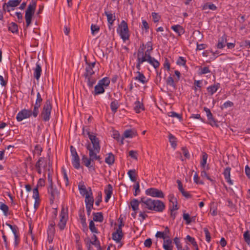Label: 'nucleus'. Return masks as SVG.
I'll return each mask as SVG.
<instances>
[{
  "instance_id": "f257e3e1",
  "label": "nucleus",
  "mask_w": 250,
  "mask_h": 250,
  "mask_svg": "<svg viewBox=\"0 0 250 250\" xmlns=\"http://www.w3.org/2000/svg\"><path fill=\"white\" fill-rule=\"evenodd\" d=\"M130 206L133 210L131 213V216L135 218L137 213L139 210V206L142 208L146 210V209L156 211L157 212H162L165 208L164 203L159 200H152L150 198H146L142 197L140 200L134 199L130 203Z\"/></svg>"
},
{
  "instance_id": "f03ea898",
  "label": "nucleus",
  "mask_w": 250,
  "mask_h": 250,
  "mask_svg": "<svg viewBox=\"0 0 250 250\" xmlns=\"http://www.w3.org/2000/svg\"><path fill=\"white\" fill-rule=\"evenodd\" d=\"M89 150V157L88 158L86 156L83 155L82 158V163L88 168H91L93 167L92 162L95 160H98L101 163V158L100 156L98 155L97 153L93 152L90 148H88Z\"/></svg>"
},
{
  "instance_id": "7ed1b4c3",
  "label": "nucleus",
  "mask_w": 250,
  "mask_h": 250,
  "mask_svg": "<svg viewBox=\"0 0 250 250\" xmlns=\"http://www.w3.org/2000/svg\"><path fill=\"white\" fill-rule=\"evenodd\" d=\"M36 8V2L32 1L28 5L25 11V19L27 27L29 26L32 22V17L35 13Z\"/></svg>"
},
{
  "instance_id": "20e7f679",
  "label": "nucleus",
  "mask_w": 250,
  "mask_h": 250,
  "mask_svg": "<svg viewBox=\"0 0 250 250\" xmlns=\"http://www.w3.org/2000/svg\"><path fill=\"white\" fill-rule=\"evenodd\" d=\"M87 134L91 142L92 145L88 144L86 146L87 149L88 150V148H90L93 152L98 154L101 148L98 138L95 135L90 134L89 132H87Z\"/></svg>"
},
{
  "instance_id": "39448f33",
  "label": "nucleus",
  "mask_w": 250,
  "mask_h": 250,
  "mask_svg": "<svg viewBox=\"0 0 250 250\" xmlns=\"http://www.w3.org/2000/svg\"><path fill=\"white\" fill-rule=\"evenodd\" d=\"M110 80L108 77H104L99 81L97 84L95 86V94H102L104 92V89L108 86Z\"/></svg>"
},
{
  "instance_id": "423d86ee",
  "label": "nucleus",
  "mask_w": 250,
  "mask_h": 250,
  "mask_svg": "<svg viewBox=\"0 0 250 250\" xmlns=\"http://www.w3.org/2000/svg\"><path fill=\"white\" fill-rule=\"evenodd\" d=\"M51 109L52 105L51 102L49 100H47L43 105L41 114V116L44 121L47 122L50 120Z\"/></svg>"
},
{
  "instance_id": "0eeeda50",
  "label": "nucleus",
  "mask_w": 250,
  "mask_h": 250,
  "mask_svg": "<svg viewBox=\"0 0 250 250\" xmlns=\"http://www.w3.org/2000/svg\"><path fill=\"white\" fill-rule=\"evenodd\" d=\"M84 61L85 62V72L83 74V76L85 78L89 79V77H92V75L95 73L93 69L96 64V62H88L86 56L84 57Z\"/></svg>"
},
{
  "instance_id": "6e6552de",
  "label": "nucleus",
  "mask_w": 250,
  "mask_h": 250,
  "mask_svg": "<svg viewBox=\"0 0 250 250\" xmlns=\"http://www.w3.org/2000/svg\"><path fill=\"white\" fill-rule=\"evenodd\" d=\"M60 219L58 224V226L61 230L64 229L66 226V222L68 220V214L66 210L62 208L60 214Z\"/></svg>"
},
{
  "instance_id": "1a4fd4ad",
  "label": "nucleus",
  "mask_w": 250,
  "mask_h": 250,
  "mask_svg": "<svg viewBox=\"0 0 250 250\" xmlns=\"http://www.w3.org/2000/svg\"><path fill=\"white\" fill-rule=\"evenodd\" d=\"M21 0H9L7 3H4L2 6L3 10L4 12H10L13 10V7L18 6Z\"/></svg>"
},
{
  "instance_id": "9d476101",
  "label": "nucleus",
  "mask_w": 250,
  "mask_h": 250,
  "mask_svg": "<svg viewBox=\"0 0 250 250\" xmlns=\"http://www.w3.org/2000/svg\"><path fill=\"white\" fill-rule=\"evenodd\" d=\"M124 224L121 221L120 224L119 225L118 228L112 234V238L117 243H119L123 237V232L122 229V227L124 226Z\"/></svg>"
},
{
  "instance_id": "9b49d317",
  "label": "nucleus",
  "mask_w": 250,
  "mask_h": 250,
  "mask_svg": "<svg viewBox=\"0 0 250 250\" xmlns=\"http://www.w3.org/2000/svg\"><path fill=\"white\" fill-rule=\"evenodd\" d=\"M146 194L153 197L164 198V194L163 191L156 188H149L146 190Z\"/></svg>"
},
{
  "instance_id": "f8f14e48",
  "label": "nucleus",
  "mask_w": 250,
  "mask_h": 250,
  "mask_svg": "<svg viewBox=\"0 0 250 250\" xmlns=\"http://www.w3.org/2000/svg\"><path fill=\"white\" fill-rule=\"evenodd\" d=\"M33 116V111L31 110L23 109L20 111L17 115L16 119L18 122H21Z\"/></svg>"
},
{
  "instance_id": "ddd939ff",
  "label": "nucleus",
  "mask_w": 250,
  "mask_h": 250,
  "mask_svg": "<svg viewBox=\"0 0 250 250\" xmlns=\"http://www.w3.org/2000/svg\"><path fill=\"white\" fill-rule=\"evenodd\" d=\"M144 49L139 48L137 53V64L136 67L138 70H140L141 64L146 61L145 57H144Z\"/></svg>"
},
{
  "instance_id": "4468645a",
  "label": "nucleus",
  "mask_w": 250,
  "mask_h": 250,
  "mask_svg": "<svg viewBox=\"0 0 250 250\" xmlns=\"http://www.w3.org/2000/svg\"><path fill=\"white\" fill-rule=\"evenodd\" d=\"M48 193L50 195V201L51 203H53L55 198L58 196L59 192L57 188L53 185H49Z\"/></svg>"
},
{
  "instance_id": "2eb2a0df",
  "label": "nucleus",
  "mask_w": 250,
  "mask_h": 250,
  "mask_svg": "<svg viewBox=\"0 0 250 250\" xmlns=\"http://www.w3.org/2000/svg\"><path fill=\"white\" fill-rule=\"evenodd\" d=\"M204 110L207 114V116L208 121V124H209L212 126H215L218 127V125H217V121L213 118V115L210 109L207 107H205L204 108Z\"/></svg>"
},
{
  "instance_id": "dca6fc26",
  "label": "nucleus",
  "mask_w": 250,
  "mask_h": 250,
  "mask_svg": "<svg viewBox=\"0 0 250 250\" xmlns=\"http://www.w3.org/2000/svg\"><path fill=\"white\" fill-rule=\"evenodd\" d=\"M42 99L41 96V95H37L36 103L34 105L33 111V116L35 118L37 117L39 114V108L41 106V103H42Z\"/></svg>"
},
{
  "instance_id": "f3484780",
  "label": "nucleus",
  "mask_w": 250,
  "mask_h": 250,
  "mask_svg": "<svg viewBox=\"0 0 250 250\" xmlns=\"http://www.w3.org/2000/svg\"><path fill=\"white\" fill-rule=\"evenodd\" d=\"M133 109L136 113H139L142 111L145 110V106L143 103V98L141 100L138 99L134 104Z\"/></svg>"
},
{
  "instance_id": "a211bd4d",
  "label": "nucleus",
  "mask_w": 250,
  "mask_h": 250,
  "mask_svg": "<svg viewBox=\"0 0 250 250\" xmlns=\"http://www.w3.org/2000/svg\"><path fill=\"white\" fill-rule=\"evenodd\" d=\"M130 127V125H126V138H132L138 135L136 129Z\"/></svg>"
},
{
  "instance_id": "6ab92c4d",
  "label": "nucleus",
  "mask_w": 250,
  "mask_h": 250,
  "mask_svg": "<svg viewBox=\"0 0 250 250\" xmlns=\"http://www.w3.org/2000/svg\"><path fill=\"white\" fill-rule=\"evenodd\" d=\"M117 32L120 36L121 38L125 42V21H122L120 24L119 25L117 29Z\"/></svg>"
},
{
  "instance_id": "aec40b11",
  "label": "nucleus",
  "mask_w": 250,
  "mask_h": 250,
  "mask_svg": "<svg viewBox=\"0 0 250 250\" xmlns=\"http://www.w3.org/2000/svg\"><path fill=\"white\" fill-rule=\"evenodd\" d=\"M33 70L34 71L33 76L35 79L38 81L40 79L42 72L41 65L39 62L36 63V67L33 68Z\"/></svg>"
},
{
  "instance_id": "412c9836",
  "label": "nucleus",
  "mask_w": 250,
  "mask_h": 250,
  "mask_svg": "<svg viewBox=\"0 0 250 250\" xmlns=\"http://www.w3.org/2000/svg\"><path fill=\"white\" fill-rule=\"evenodd\" d=\"M112 136L117 141L120 145H123L124 144V137H125V131L123 133L122 136L120 137V135L118 131H113Z\"/></svg>"
},
{
  "instance_id": "4be33fe9",
  "label": "nucleus",
  "mask_w": 250,
  "mask_h": 250,
  "mask_svg": "<svg viewBox=\"0 0 250 250\" xmlns=\"http://www.w3.org/2000/svg\"><path fill=\"white\" fill-rule=\"evenodd\" d=\"M89 191H90V194L86 195L85 196V207H93L94 199L90 188H89Z\"/></svg>"
},
{
  "instance_id": "5701e85b",
  "label": "nucleus",
  "mask_w": 250,
  "mask_h": 250,
  "mask_svg": "<svg viewBox=\"0 0 250 250\" xmlns=\"http://www.w3.org/2000/svg\"><path fill=\"white\" fill-rule=\"evenodd\" d=\"M105 197L104 201L106 203L108 202L112 194L113 188L110 184H108L107 187L104 189Z\"/></svg>"
},
{
  "instance_id": "b1692460",
  "label": "nucleus",
  "mask_w": 250,
  "mask_h": 250,
  "mask_svg": "<svg viewBox=\"0 0 250 250\" xmlns=\"http://www.w3.org/2000/svg\"><path fill=\"white\" fill-rule=\"evenodd\" d=\"M163 247L165 250H173L172 241L170 238H166L164 240Z\"/></svg>"
},
{
  "instance_id": "393cba45",
  "label": "nucleus",
  "mask_w": 250,
  "mask_h": 250,
  "mask_svg": "<svg viewBox=\"0 0 250 250\" xmlns=\"http://www.w3.org/2000/svg\"><path fill=\"white\" fill-rule=\"evenodd\" d=\"M230 170L231 168L230 167H227L224 171L223 174L227 182L229 185H232V181L230 179Z\"/></svg>"
},
{
  "instance_id": "a878e982",
  "label": "nucleus",
  "mask_w": 250,
  "mask_h": 250,
  "mask_svg": "<svg viewBox=\"0 0 250 250\" xmlns=\"http://www.w3.org/2000/svg\"><path fill=\"white\" fill-rule=\"evenodd\" d=\"M227 41V36L224 34L221 38L218 39V42L217 44V47L218 49H222L225 45V43Z\"/></svg>"
},
{
  "instance_id": "bb28decb",
  "label": "nucleus",
  "mask_w": 250,
  "mask_h": 250,
  "mask_svg": "<svg viewBox=\"0 0 250 250\" xmlns=\"http://www.w3.org/2000/svg\"><path fill=\"white\" fill-rule=\"evenodd\" d=\"M128 176L132 182H137V172L135 169H130L127 172Z\"/></svg>"
},
{
  "instance_id": "cd10ccee",
  "label": "nucleus",
  "mask_w": 250,
  "mask_h": 250,
  "mask_svg": "<svg viewBox=\"0 0 250 250\" xmlns=\"http://www.w3.org/2000/svg\"><path fill=\"white\" fill-rule=\"evenodd\" d=\"M171 28L180 36L185 33V29L179 24L174 25L171 27Z\"/></svg>"
},
{
  "instance_id": "c85d7f7f",
  "label": "nucleus",
  "mask_w": 250,
  "mask_h": 250,
  "mask_svg": "<svg viewBox=\"0 0 250 250\" xmlns=\"http://www.w3.org/2000/svg\"><path fill=\"white\" fill-rule=\"evenodd\" d=\"M33 198L35 200L34 204L35 208H36V206L38 207L40 203V196L37 188H35L33 189Z\"/></svg>"
},
{
  "instance_id": "c756f323",
  "label": "nucleus",
  "mask_w": 250,
  "mask_h": 250,
  "mask_svg": "<svg viewBox=\"0 0 250 250\" xmlns=\"http://www.w3.org/2000/svg\"><path fill=\"white\" fill-rule=\"evenodd\" d=\"M219 87L220 83H219L211 85L207 88L208 92L210 94H214L217 92Z\"/></svg>"
},
{
  "instance_id": "7c9ffc66",
  "label": "nucleus",
  "mask_w": 250,
  "mask_h": 250,
  "mask_svg": "<svg viewBox=\"0 0 250 250\" xmlns=\"http://www.w3.org/2000/svg\"><path fill=\"white\" fill-rule=\"evenodd\" d=\"M93 220L92 221L95 222H102L104 220L103 213L101 212H93Z\"/></svg>"
},
{
  "instance_id": "2f4dec72",
  "label": "nucleus",
  "mask_w": 250,
  "mask_h": 250,
  "mask_svg": "<svg viewBox=\"0 0 250 250\" xmlns=\"http://www.w3.org/2000/svg\"><path fill=\"white\" fill-rule=\"evenodd\" d=\"M146 62H148L151 65H152L155 68L159 67L160 63L153 57H150L146 59Z\"/></svg>"
},
{
  "instance_id": "473e14b6",
  "label": "nucleus",
  "mask_w": 250,
  "mask_h": 250,
  "mask_svg": "<svg viewBox=\"0 0 250 250\" xmlns=\"http://www.w3.org/2000/svg\"><path fill=\"white\" fill-rule=\"evenodd\" d=\"M104 14L107 17V21L109 24V27H110V25H112L115 20V16H114L112 13L106 11L104 12Z\"/></svg>"
},
{
  "instance_id": "72a5a7b5",
  "label": "nucleus",
  "mask_w": 250,
  "mask_h": 250,
  "mask_svg": "<svg viewBox=\"0 0 250 250\" xmlns=\"http://www.w3.org/2000/svg\"><path fill=\"white\" fill-rule=\"evenodd\" d=\"M72 163L73 167L76 169H79L80 167V158L79 156L73 157L72 158Z\"/></svg>"
},
{
  "instance_id": "f704fd0d",
  "label": "nucleus",
  "mask_w": 250,
  "mask_h": 250,
  "mask_svg": "<svg viewBox=\"0 0 250 250\" xmlns=\"http://www.w3.org/2000/svg\"><path fill=\"white\" fill-rule=\"evenodd\" d=\"M114 161V155L112 153H108V156L105 159V162L109 165H112Z\"/></svg>"
},
{
  "instance_id": "c9c22d12",
  "label": "nucleus",
  "mask_w": 250,
  "mask_h": 250,
  "mask_svg": "<svg viewBox=\"0 0 250 250\" xmlns=\"http://www.w3.org/2000/svg\"><path fill=\"white\" fill-rule=\"evenodd\" d=\"M79 189L80 190V194L83 196H86V195L90 194V191H88L84 185H79Z\"/></svg>"
},
{
  "instance_id": "e433bc0d",
  "label": "nucleus",
  "mask_w": 250,
  "mask_h": 250,
  "mask_svg": "<svg viewBox=\"0 0 250 250\" xmlns=\"http://www.w3.org/2000/svg\"><path fill=\"white\" fill-rule=\"evenodd\" d=\"M190 119H198L199 120L198 122H197L196 124H202L203 123H206L205 120L201 117L200 114H192L190 117Z\"/></svg>"
},
{
  "instance_id": "4c0bfd02",
  "label": "nucleus",
  "mask_w": 250,
  "mask_h": 250,
  "mask_svg": "<svg viewBox=\"0 0 250 250\" xmlns=\"http://www.w3.org/2000/svg\"><path fill=\"white\" fill-rule=\"evenodd\" d=\"M168 139L171 146L175 148L177 146L176 138L172 134L169 133L168 134Z\"/></svg>"
},
{
  "instance_id": "58836bf2",
  "label": "nucleus",
  "mask_w": 250,
  "mask_h": 250,
  "mask_svg": "<svg viewBox=\"0 0 250 250\" xmlns=\"http://www.w3.org/2000/svg\"><path fill=\"white\" fill-rule=\"evenodd\" d=\"M8 30L13 33H17L18 32L17 24L15 22H12L8 26Z\"/></svg>"
},
{
  "instance_id": "ea45409f",
  "label": "nucleus",
  "mask_w": 250,
  "mask_h": 250,
  "mask_svg": "<svg viewBox=\"0 0 250 250\" xmlns=\"http://www.w3.org/2000/svg\"><path fill=\"white\" fill-rule=\"evenodd\" d=\"M135 184L133 186V189L134 190L133 192V195L134 196H136L138 194H139L141 190L140 189V184L139 182L137 181L134 182Z\"/></svg>"
},
{
  "instance_id": "a19ab883",
  "label": "nucleus",
  "mask_w": 250,
  "mask_h": 250,
  "mask_svg": "<svg viewBox=\"0 0 250 250\" xmlns=\"http://www.w3.org/2000/svg\"><path fill=\"white\" fill-rule=\"evenodd\" d=\"M208 156V154L206 152H203L202 159L200 162V164H201V167L203 169L205 168L206 165L207 164Z\"/></svg>"
},
{
  "instance_id": "79ce46f5",
  "label": "nucleus",
  "mask_w": 250,
  "mask_h": 250,
  "mask_svg": "<svg viewBox=\"0 0 250 250\" xmlns=\"http://www.w3.org/2000/svg\"><path fill=\"white\" fill-rule=\"evenodd\" d=\"M201 175L202 177H205L209 181H210L212 183V184H215V180L212 178H211L210 177H209L208 174H207L206 170H205V168L201 172Z\"/></svg>"
},
{
  "instance_id": "37998d69",
  "label": "nucleus",
  "mask_w": 250,
  "mask_h": 250,
  "mask_svg": "<svg viewBox=\"0 0 250 250\" xmlns=\"http://www.w3.org/2000/svg\"><path fill=\"white\" fill-rule=\"evenodd\" d=\"M146 210L143 208L139 211V217L140 218L139 219L141 221H143L148 217V215L146 214Z\"/></svg>"
},
{
  "instance_id": "c03bdc74",
  "label": "nucleus",
  "mask_w": 250,
  "mask_h": 250,
  "mask_svg": "<svg viewBox=\"0 0 250 250\" xmlns=\"http://www.w3.org/2000/svg\"><path fill=\"white\" fill-rule=\"evenodd\" d=\"M89 229L91 231V232L95 233H99L98 229L96 228V227L95 226V223L93 222V221L91 220L90 221L89 225Z\"/></svg>"
},
{
  "instance_id": "a18cd8bd",
  "label": "nucleus",
  "mask_w": 250,
  "mask_h": 250,
  "mask_svg": "<svg viewBox=\"0 0 250 250\" xmlns=\"http://www.w3.org/2000/svg\"><path fill=\"white\" fill-rule=\"evenodd\" d=\"M135 79L139 80L143 83H145L146 82V78L144 75L139 71L138 72V76L135 77Z\"/></svg>"
},
{
  "instance_id": "49530a36",
  "label": "nucleus",
  "mask_w": 250,
  "mask_h": 250,
  "mask_svg": "<svg viewBox=\"0 0 250 250\" xmlns=\"http://www.w3.org/2000/svg\"><path fill=\"white\" fill-rule=\"evenodd\" d=\"M118 106V102L116 100L112 102L110 104L111 109L113 113H115L117 111Z\"/></svg>"
},
{
  "instance_id": "de8ad7c7",
  "label": "nucleus",
  "mask_w": 250,
  "mask_h": 250,
  "mask_svg": "<svg viewBox=\"0 0 250 250\" xmlns=\"http://www.w3.org/2000/svg\"><path fill=\"white\" fill-rule=\"evenodd\" d=\"M186 239L192 244L194 248L196 247V246H198L197 243L195 241L194 238L190 236V235H188L186 236Z\"/></svg>"
},
{
  "instance_id": "09e8293b",
  "label": "nucleus",
  "mask_w": 250,
  "mask_h": 250,
  "mask_svg": "<svg viewBox=\"0 0 250 250\" xmlns=\"http://www.w3.org/2000/svg\"><path fill=\"white\" fill-rule=\"evenodd\" d=\"M244 239L245 242L248 245H250V234L248 230L245 231L244 233Z\"/></svg>"
},
{
  "instance_id": "8fccbe9b",
  "label": "nucleus",
  "mask_w": 250,
  "mask_h": 250,
  "mask_svg": "<svg viewBox=\"0 0 250 250\" xmlns=\"http://www.w3.org/2000/svg\"><path fill=\"white\" fill-rule=\"evenodd\" d=\"M202 83V81H197L195 80L194 83V89L195 92H197L198 88L199 89L200 91L201 90V84Z\"/></svg>"
},
{
  "instance_id": "3c124183",
  "label": "nucleus",
  "mask_w": 250,
  "mask_h": 250,
  "mask_svg": "<svg viewBox=\"0 0 250 250\" xmlns=\"http://www.w3.org/2000/svg\"><path fill=\"white\" fill-rule=\"evenodd\" d=\"M204 231L205 232V236H206V240L208 243H209L210 242V240H211V236H210V232H209L208 229V228H204Z\"/></svg>"
},
{
  "instance_id": "603ef678",
  "label": "nucleus",
  "mask_w": 250,
  "mask_h": 250,
  "mask_svg": "<svg viewBox=\"0 0 250 250\" xmlns=\"http://www.w3.org/2000/svg\"><path fill=\"white\" fill-rule=\"evenodd\" d=\"M186 60L183 57H179L176 62L177 64L181 66H184L186 65Z\"/></svg>"
},
{
  "instance_id": "864d4df0",
  "label": "nucleus",
  "mask_w": 250,
  "mask_h": 250,
  "mask_svg": "<svg viewBox=\"0 0 250 250\" xmlns=\"http://www.w3.org/2000/svg\"><path fill=\"white\" fill-rule=\"evenodd\" d=\"M128 156L132 159L137 160L138 152L135 150H130L128 152Z\"/></svg>"
},
{
  "instance_id": "5fc2aeb1",
  "label": "nucleus",
  "mask_w": 250,
  "mask_h": 250,
  "mask_svg": "<svg viewBox=\"0 0 250 250\" xmlns=\"http://www.w3.org/2000/svg\"><path fill=\"white\" fill-rule=\"evenodd\" d=\"M79 217L81 220V222L83 226H86V218L85 217L83 212H80L79 213Z\"/></svg>"
},
{
  "instance_id": "6e6d98bb",
  "label": "nucleus",
  "mask_w": 250,
  "mask_h": 250,
  "mask_svg": "<svg viewBox=\"0 0 250 250\" xmlns=\"http://www.w3.org/2000/svg\"><path fill=\"white\" fill-rule=\"evenodd\" d=\"M87 80V84L89 87H92L93 84L96 83V80L95 79L92 78V77H89L88 78H85Z\"/></svg>"
},
{
  "instance_id": "4d7b16f0",
  "label": "nucleus",
  "mask_w": 250,
  "mask_h": 250,
  "mask_svg": "<svg viewBox=\"0 0 250 250\" xmlns=\"http://www.w3.org/2000/svg\"><path fill=\"white\" fill-rule=\"evenodd\" d=\"M168 116L171 117H176L180 120L182 119V115L174 111L169 112L167 114Z\"/></svg>"
},
{
  "instance_id": "13d9d810",
  "label": "nucleus",
  "mask_w": 250,
  "mask_h": 250,
  "mask_svg": "<svg viewBox=\"0 0 250 250\" xmlns=\"http://www.w3.org/2000/svg\"><path fill=\"white\" fill-rule=\"evenodd\" d=\"M0 209L6 215L8 211V207L4 203L0 202Z\"/></svg>"
},
{
  "instance_id": "bf43d9fd",
  "label": "nucleus",
  "mask_w": 250,
  "mask_h": 250,
  "mask_svg": "<svg viewBox=\"0 0 250 250\" xmlns=\"http://www.w3.org/2000/svg\"><path fill=\"white\" fill-rule=\"evenodd\" d=\"M200 69L201 71L200 72V74H206L210 72V71L208 66H206L204 67H202V66H200Z\"/></svg>"
},
{
  "instance_id": "052dcab7",
  "label": "nucleus",
  "mask_w": 250,
  "mask_h": 250,
  "mask_svg": "<svg viewBox=\"0 0 250 250\" xmlns=\"http://www.w3.org/2000/svg\"><path fill=\"white\" fill-rule=\"evenodd\" d=\"M42 151V147L39 145H36L34 148V153H37L38 155H41Z\"/></svg>"
},
{
  "instance_id": "680f3d73",
  "label": "nucleus",
  "mask_w": 250,
  "mask_h": 250,
  "mask_svg": "<svg viewBox=\"0 0 250 250\" xmlns=\"http://www.w3.org/2000/svg\"><path fill=\"white\" fill-rule=\"evenodd\" d=\"M173 241L177 249L183 247L180 239L178 237H175L173 239Z\"/></svg>"
},
{
  "instance_id": "e2e57ef3",
  "label": "nucleus",
  "mask_w": 250,
  "mask_h": 250,
  "mask_svg": "<svg viewBox=\"0 0 250 250\" xmlns=\"http://www.w3.org/2000/svg\"><path fill=\"white\" fill-rule=\"evenodd\" d=\"M183 219L186 221L187 224H189L192 220L188 213H184Z\"/></svg>"
},
{
  "instance_id": "0e129e2a",
  "label": "nucleus",
  "mask_w": 250,
  "mask_h": 250,
  "mask_svg": "<svg viewBox=\"0 0 250 250\" xmlns=\"http://www.w3.org/2000/svg\"><path fill=\"white\" fill-rule=\"evenodd\" d=\"M100 30V28L98 26L94 24L91 25V31L92 35H94L95 33H97Z\"/></svg>"
},
{
  "instance_id": "69168bd1",
  "label": "nucleus",
  "mask_w": 250,
  "mask_h": 250,
  "mask_svg": "<svg viewBox=\"0 0 250 250\" xmlns=\"http://www.w3.org/2000/svg\"><path fill=\"white\" fill-rule=\"evenodd\" d=\"M234 104L232 102L230 101H227L225 102L221 106V108L223 109L224 108H227L229 107H231L233 106Z\"/></svg>"
},
{
  "instance_id": "338daca9",
  "label": "nucleus",
  "mask_w": 250,
  "mask_h": 250,
  "mask_svg": "<svg viewBox=\"0 0 250 250\" xmlns=\"http://www.w3.org/2000/svg\"><path fill=\"white\" fill-rule=\"evenodd\" d=\"M102 192H99L98 196L96 198L95 205L97 206H99L100 203L102 202Z\"/></svg>"
},
{
  "instance_id": "774afa93",
  "label": "nucleus",
  "mask_w": 250,
  "mask_h": 250,
  "mask_svg": "<svg viewBox=\"0 0 250 250\" xmlns=\"http://www.w3.org/2000/svg\"><path fill=\"white\" fill-rule=\"evenodd\" d=\"M62 172H63V180L64 182V184H65V185L67 187L69 185L68 177L67 175L66 172L64 169H63Z\"/></svg>"
}]
</instances>
